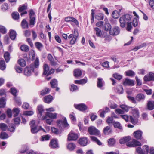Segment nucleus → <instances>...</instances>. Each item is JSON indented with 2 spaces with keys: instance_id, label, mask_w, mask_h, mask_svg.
<instances>
[{
  "instance_id": "f257e3e1",
  "label": "nucleus",
  "mask_w": 154,
  "mask_h": 154,
  "mask_svg": "<svg viewBox=\"0 0 154 154\" xmlns=\"http://www.w3.org/2000/svg\"><path fill=\"white\" fill-rule=\"evenodd\" d=\"M132 18V16L128 14H125L122 15L119 19L121 26L122 28L125 27L126 24L127 30L131 31L132 28L131 24Z\"/></svg>"
},
{
  "instance_id": "f03ea898",
  "label": "nucleus",
  "mask_w": 154,
  "mask_h": 154,
  "mask_svg": "<svg viewBox=\"0 0 154 154\" xmlns=\"http://www.w3.org/2000/svg\"><path fill=\"white\" fill-rule=\"evenodd\" d=\"M131 113L132 116L130 117V122L133 124H135L138 122L139 116V110L137 109H134L131 110Z\"/></svg>"
},
{
  "instance_id": "7ed1b4c3",
  "label": "nucleus",
  "mask_w": 154,
  "mask_h": 154,
  "mask_svg": "<svg viewBox=\"0 0 154 154\" xmlns=\"http://www.w3.org/2000/svg\"><path fill=\"white\" fill-rule=\"evenodd\" d=\"M29 25L34 26L36 20V15L35 12L32 9L29 10Z\"/></svg>"
},
{
  "instance_id": "20e7f679",
  "label": "nucleus",
  "mask_w": 154,
  "mask_h": 154,
  "mask_svg": "<svg viewBox=\"0 0 154 154\" xmlns=\"http://www.w3.org/2000/svg\"><path fill=\"white\" fill-rule=\"evenodd\" d=\"M34 66L33 65H31L30 67H26L25 68L24 71V75L27 76L31 75L32 72H34Z\"/></svg>"
},
{
  "instance_id": "39448f33",
  "label": "nucleus",
  "mask_w": 154,
  "mask_h": 154,
  "mask_svg": "<svg viewBox=\"0 0 154 154\" xmlns=\"http://www.w3.org/2000/svg\"><path fill=\"white\" fill-rule=\"evenodd\" d=\"M88 132L91 135H99L100 133L99 131L93 126H91L88 128Z\"/></svg>"
},
{
  "instance_id": "423d86ee",
  "label": "nucleus",
  "mask_w": 154,
  "mask_h": 154,
  "mask_svg": "<svg viewBox=\"0 0 154 154\" xmlns=\"http://www.w3.org/2000/svg\"><path fill=\"white\" fill-rule=\"evenodd\" d=\"M78 138V134L71 131L68 135V140L69 141L76 140Z\"/></svg>"
},
{
  "instance_id": "0eeeda50",
  "label": "nucleus",
  "mask_w": 154,
  "mask_h": 154,
  "mask_svg": "<svg viewBox=\"0 0 154 154\" xmlns=\"http://www.w3.org/2000/svg\"><path fill=\"white\" fill-rule=\"evenodd\" d=\"M143 79L146 82L154 81V73L152 72H149L148 74L144 76Z\"/></svg>"
},
{
  "instance_id": "6e6552de",
  "label": "nucleus",
  "mask_w": 154,
  "mask_h": 154,
  "mask_svg": "<svg viewBox=\"0 0 154 154\" xmlns=\"http://www.w3.org/2000/svg\"><path fill=\"white\" fill-rule=\"evenodd\" d=\"M78 36L79 33L77 29H74L73 37L70 41V44L71 45L74 44L75 43Z\"/></svg>"
},
{
  "instance_id": "1a4fd4ad",
  "label": "nucleus",
  "mask_w": 154,
  "mask_h": 154,
  "mask_svg": "<svg viewBox=\"0 0 154 154\" xmlns=\"http://www.w3.org/2000/svg\"><path fill=\"white\" fill-rule=\"evenodd\" d=\"M57 125L61 128L63 127H66L68 125L66 119L63 121L58 120L57 122Z\"/></svg>"
},
{
  "instance_id": "9d476101",
  "label": "nucleus",
  "mask_w": 154,
  "mask_h": 154,
  "mask_svg": "<svg viewBox=\"0 0 154 154\" xmlns=\"http://www.w3.org/2000/svg\"><path fill=\"white\" fill-rule=\"evenodd\" d=\"M47 58L51 66H55L57 65V62L55 60L53 56L51 54H48Z\"/></svg>"
},
{
  "instance_id": "9b49d317",
  "label": "nucleus",
  "mask_w": 154,
  "mask_h": 154,
  "mask_svg": "<svg viewBox=\"0 0 154 154\" xmlns=\"http://www.w3.org/2000/svg\"><path fill=\"white\" fill-rule=\"evenodd\" d=\"M120 29L118 26H115L112 28L109 31L110 35H116L119 34Z\"/></svg>"
},
{
  "instance_id": "f8f14e48",
  "label": "nucleus",
  "mask_w": 154,
  "mask_h": 154,
  "mask_svg": "<svg viewBox=\"0 0 154 154\" xmlns=\"http://www.w3.org/2000/svg\"><path fill=\"white\" fill-rule=\"evenodd\" d=\"M74 106L76 109L82 111H84L87 109V107L86 105L83 103L74 104Z\"/></svg>"
},
{
  "instance_id": "ddd939ff",
  "label": "nucleus",
  "mask_w": 154,
  "mask_h": 154,
  "mask_svg": "<svg viewBox=\"0 0 154 154\" xmlns=\"http://www.w3.org/2000/svg\"><path fill=\"white\" fill-rule=\"evenodd\" d=\"M57 114L56 113H52L47 112L45 116H43V119H46L48 118L51 119H55L56 118Z\"/></svg>"
},
{
  "instance_id": "4468645a",
  "label": "nucleus",
  "mask_w": 154,
  "mask_h": 154,
  "mask_svg": "<svg viewBox=\"0 0 154 154\" xmlns=\"http://www.w3.org/2000/svg\"><path fill=\"white\" fill-rule=\"evenodd\" d=\"M64 20L67 22H73L77 26L79 25V22L78 20L75 18L72 17H67L65 18Z\"/></svg>"
},
{
  "instance_id": "2eb2a0df",
  "label": "nucleus",
  "mask_w": 154,
  "mask_h": 154,
  "mask_svg": "<svg viewBox=\"0 0 154 154\" xmlns=\"http://www.w3.org/2000/svg\"><path fill=\"white\" fill-rule=\"evenodd\" d=\"M123 84L125 86H133L134 85V82L133 80L129 79L126 78Z\"/></svg>"
},
{
  "instance_id": "dca6fc26",
  "label": "nucleus",
  "mask_w": 154,
  "mask_h": 154,
  "mask_svg": "<svg viewBox=\"0 0 154 154\" xmlns=\"http://www.w3.org/2000/svg\"><path fill=\"white\" fill-rule=\"evenodd\" d=\"M142 134L141 131L138 130L134 133V135L136 139L139 140L142 138Z\"/></svg>"
},
{
  "instance_id": "f3484780",
  "label": "nucleus",
  "mask_w": 154,
  "mask_h": 154,
  "mask_svg": "<svg viewBox=\"0 0 154 154\" xmlns=\"http://www.w3.org/2000/svg\"><path fill=\"white\" fill-rule=\"evenodd\" d=\"M104 82L103 81V79L100 78H98L97 79V85L98 88L103 89L102 88L103 86L104 85Z\"/></svg>"
},
{
  "instance_id": "a211bd4d",
  "label": "nucleus",
  "mask_w": 154,
  "mask_h": 154,
  "mask_svg": "<svg viewBox=\"0 0 154 154\" xmlns=\"http://www.w3.org/2000/svg\"><path fill=\"white\" fill-rule=\"evenodd\" d=\"M88 142L87 139L86 137L80 138L79 140V143L83 146H86Z\"/></svg>"
},
{
  "instance_id": "6ab92c4d",
  "label": "nucleus",
  "mask_w": 154,
  "mask_h": 154,
  "mask_svg": "<svg viewBox=\"0 0 154 154\" xmlns=\"http://www.w3.org/2000/svg\"><path fill=\"white\" fill-rule=\"evenodd\" d=\"M50 147L53 148H55L58 147V143L55 140H52L50 142Z\"/></svg>"
},
{
  "instance_id": "aec40b11",
  "label": "nucleus",
  "mask_w": 154,
  "mask_h": 154,
  "mask_svg": "<svg viewBox=\"0 0 154 154\" xmlns=\"http://www.w3.org/2000/svg\"><path fill=\"white\" fill-rule=\"evenodd\" d=\"M131 139V137L130 136L125 137L119 140V143L121 144L124 143L129 141Z\"/></svg>"
},
{
  "instance_id": "412c9836",
  "label": "nucleus",
  "mask_w": 154,
  "mask_h": 154,
  "mask_svg": "<svg viewBox=\"0 0 154 154\" xmlns=\"http://www.w3.org/2000/svg\"><path fill=\"white\" fill-rule=\"evenodd\" d=\"M87 82V79L86 78H85L83 79L79 80H75V84H83L86 83Z\"/></svg>"
},
{
  "instance_id": "4be33fe9",
  "label": "nucleus",
  "mask_w": 154,
  "mask_h": 154,
  "mask_svg": "<svg viewBox=\"0 0 154 154\" xmlns=\"http://www.w3.org/2000/svg\"><path fill=\"white\" fill-rule=\"evenodd\" d=\"M44 101L47 103H50L53 100V98L52 96L48 95L44 97Z\"/></svg>"
},
{
  "instance_id": "5701e85b",
  "label": "nucleus",
  "mask_w": 154,
  "mask_h": 154,
  "mask_svg": "<svg viewBox=\"0 0 154 154\" xmlns=\"http://www.w3.org/2000/svg\"><path fill=\"white\" fill-rule=\"evenodd\" d=\"M94 31L96 32V35L98 37H100L102 35V33L101 30L98 28H95Z\"/></svg>"
},
{
  "instance_id": "b1692460",
  "label": "nucleus",
  "mask_w": 154,
  "mask_h": 154,
  "mask_svg": "<svg viewBox=\"0 0 154 154\" xmlns=\"http://www.w3.org/2000/svg\"><path fill=\"white\" fill-rule=\"evenodd\" d=\"M82 74V71L80 69H76L74 70V75L75 77H78L81 76Z\"/></svg>"
},
{
  "instance_id": "393cba45",
  "label": "nucleus",
  "mask_w": 154,
  "mask_h": 154,
  "mask_svg": "<svg viewBox=\"0 0 154 154\" xmlns=\"http://www.w3.org/2000/svg\"><path fill=\"white\" fill-rule=\"evenodd\" d=\"M16 35V33L14 30H12L10 31V37L12 40H14L15 39Z\"/></svg>"
},
{
  "instance_id": "a878e982",
  "label": "nucleus",
  "mask_w": 154,
  "mask_h": 154,
  "mask_svg": "<svg viewBox=\"0 0 154 154\" xmlns=\"http://www.w3.org/2000/svg\"><path fill=\"white\" fill-rule=\"evenodd\" d=\"M113 124L115 128H118L120 130L122 129V127L120 122H118L113 121Z\"/></svg>"
},
{
  "instance_id": "bb28decb",
  "label": "nucleus",
  "mask_w": 154,
  "mask_h": 154,
  "mask_svg": "<svg viewBox=\"0 0 154 154\" xmlns=\"http://www.w3.org/2000/svg\"><path fill=\"white\" fill-rule=\"evenodd\" d=\"M49 67L47 64H45L43 66L44 72L43 74L44 75H47L49 71Z\"/></svg>"
},
{
  "instance_id": "cd10ccee",
  "label": "nucleus",
  "mask_w": 154,
  "mask_h": 154,
  "mask_svg": "<svg viewBox=\"0 0 154 154\" xmlns=\"http://www.w3.org/2000/svg\"><path fill=\"white\" fill-rule=\"evenodd\" d=\"M148 109L150 110L154 109V101H149L147 104Z\"/></svg>"
},
{
  "instance_id": "c85d7f7f",
  "label": "nucleus",
  "mask_w": 154,
  "mask_h": 154,
  "mask_svg": "<svg viewBox=\"0 0 154 154\" xmlns=\"http://www.w3.org/2000/svg\"><path fill=\"white\" fill-rule=\"evenodd\" d=\"M116 91L119 94H122L123 92V90L122 86L121 85H118L116 88Z\"/></svg>"
},
{
  "instance_id": "c756f323",
  "label": "nucleus",
  "mask_w": 154,
  "mask_h": 154,
  "mask_svg": "<svg viewBox=\"0 0 154 154\" xmlns=\"http://www.w3.org/2000/svg\"><path fill=\"white\" fill-rule=\"evenodd\" d=\"M38 116L41 117L42 116V114L44 111L43 107L42 105H39L38 107Z\"/></svg>"
},
{
  "instance_id": "7c9ffc66",
  "label": "nucleus",
  "mask_w": 154,
  "mask_h": 154,
  "mask_svg": "<svg viewBox=\"0 0 154 154\" xmlns=\"http://www.w3.org/2000/svg\"><path fill=\"white\" fill-rule=\"evenodd\" d=\"M145 97L142 94H139L136 97V99L137 100L139 101L144 99Z\"/></svg>"
},
{
  "instance_id": "2f4dec72",
  "label": "nucleus",
  "mask_w": 154,
  "mask_h": 154,
  "mask_svg": "<svg viewBox=\"0 0 154 154\" xmlns=\"http://www.w3.org/2000/svg\"><path fill=\"white\" fill-rule=\"evenodd\" d=\"M95 18L98 20H102L104 18V15L102 13L97 14L95 15Z\"/></svg>"
},
{
  "instance_id": "473e14b6",
  "label": "nucleus",
  "mask_w": 154,
  "mask_h": 154,
  "mask_svg": "<svg viewBox=\"0 0 154 154\" xmlns=\"http://www.w3.org/2000/svg\"><path fill=\"white\" fill-rule=\"evenodd\" d=\"M50 84L52 88H54L57 86V82L55 79L52 80L50 82Z\"/></svg>"
},
{
  "instance_id": "72a5a7b5",
  "label": "nucleus",
  "mask_w": 154,
  "mask_h": 154,
  "mask_svg": "<svg viewBox=\"0 0 154 154\" xmlns=\"http://www.w3.org/2000/svg\"><path fill=\"white\" fill-rule=\"evenodd\" d=\"M6 104V99L4 97H2L0 99V108L5 107Z\"/></svg>"
},
{
  "instance_id": "f704fd0d",
  "label": "nucleus",
  "mask_w": 154,
  "mask_h": 154,
  "mask_svg": "<svg viewBox=\"0 0 154 154\" xmlns=\"http://www.w3.org/2000/svg\"><path fill=\"white\" fill-rule=\"evenodd\" d=\"M29 59L32 60H33L35 59V53L34 50H32L29 51Z\"/></svg>"
},
{
  "instance_id": "c9c22d12",
  "label": "nucleus",
  "mask_w": 154,
  "mask_h": 154,
  "mask_svg": "<svg viewBox=\"0 0 154 154\" xmlns=\"http://www.w3.org/2000/svg\"><path fill=\"white\" fill-rule=\"evenodd\" d=\"M18 64L22 67H24L26 65V62L23 59H20L18 61Z\"/></svg>"
},
{
  "instance_id": "e433bc0d",
  "label": "nucleus",
  "mask_w": 154,
  "mask_h": 154,
  "mask_svg": "<svg viewBox=\"0 0 154 154\" xmlns=\"http://www.w3.org/2000/svg\"><path fill=\"white\" fill-rule=\"evenodd\" d=\"M52 133H54L57 135L60 136L61 134V131H59L58 129L54 127H52L51 129Z\"/></svg>"
},
{
  "instance_id": "4c0bfd02",
  "label": "nucleus",
  "mask_w": 154,
  "mask_h": 154,
  "mask_svg": "<svg viewBox=\"0 0 154 154\" xmlns=\"http://www.w3.org/2000/svg\"><path fill=\"white\" fill-rule=\"evenodd\" d=\"M21 26L23 28H28V25L27 21L26 20L24 19L21 22Z\"/></svg>"
},
{
  "instance_id": "58836bf2",
  "label": "nucleus",
  "mask_w": 154,
  "mask_h": 154,
  "mask_svg": "<svg viewBox=\"0 0 154 154\" xmlns=\"http://www.w3.org/2000/svg\"><path fill=\"white\" fill-rule=\"evenodd\" d=\"M119 16V13L118 11L115 10L113 11L112 14V17L115 19L118 18Z\"/></svg>"
},
{
  "instance_id": "ea45409f",
  "label": "nucleus",
  "mask_w": 154,
  "mask_h": 154,
  "mask_svg": "<svg viewBox=\"0 0 154 154\" xmlns=\"http://www.w3.org/2000/svg\"><path fill=\"white\" fill-rule=\"evenodd\" d=\"M111 129L109 126L106 127L103 129V132L105 134H108L111 131Z\"/></svg>"
},
{
  "instance_id": "a19ab883",
  "label": "nucleus",
  "mask_w": 154,
  "mask_h": 154,
  "mask_svg": "<svg viewBox=\"0 0 154 154\" xmlns=\"http://www.w3.org/2000/svg\"><path fill=\"white\" fill-rule=\"evenodd\" d=\"M75 147V145L72 143H69L67 146V148L70 151H72L74 150Z\"/></svg>"
},
{
  "instance_id": "79ce46f5",
  "label": "nucleus",
  "mask_w": 154,
  "mask_h": 154,
  "mask_svg": "<svg viewBox=\"0 0 154 154\" xmlns=\"http://www.w3.org/2000/svg\"><path fill=\"white\" fill-rule=\"evenodd\" d=\"M90 137L93 141L96 142L99 145H102V143L96 137L91 136Z\"/></svg>"
},
{
  "instance_id": "37998d69",
  "label": "nucleus",
  "mask_w": 154,
  "mask_h": 154,
  "mask_svg": "<svg viewBox=\"0 0 154 154\" xmlns=\"http://www.w3.org/2000/svg\"><path fill=\"white\" fill-rule=\"evenodd\" d=\"M13 114L14 117L17 116L20 112V109L17 108H14L13 109Z\"/></svg>"
},
{
  "instance_id": "c03bdc74",
  "label": "nucleus",
  "mask_w": 154,
  "mask_h": 154,
  "mask_svg": "<svg viewBox=\"0 0 154 154\" xmlns=\"http://www.w3.org/2000/svg\"><path fill=\"white\" fill-rule=\"evenodd\" d=\"M127 76L132 77L135 75V73L131 70H128L125 72Z\"/></svg>"
},
{
  "instance_id": "a18cd8bd",
  "label": "nucleus",
  "mask_w": 154,
  "mask_h": 154,
  "mask_svg": "<svg viewBox=\"0 0 154 154\" xmlns=\"http://www.w3.org/2000/svg\"><path fill=\"white\" fill-rule=\"evenodd\" d=\"M4 57L6 62H8L10 59V55L8 52H5L4 55Z\"/></svg>"
},
{
  "instance_id": "49530a36",
  "label": "nucleus",
  "mask_w": 154,
  "mask_h": 154,
  "mask_svg": "<svg viewBox=\"0 0 154 154\" xmlns=\"http://www.w3.org/2000/svg\"><path fill=\"white\" fill-rule=\"evenodd\" d=\"M8 137V136L6 133L2 132L0 134V138L2 139H4L7 138Z\"/></svg>"
},
{
  "instance_id": "de8ad7c7",
  "label": "nucleus",
  "mask_w": 154,
  "mask_h": 154,
  "mask_svg": "<svg viewBox=\"0 0 154 154\" xmlns=\"http://www.w3.org/2000/svg\"><path fill=\"white\" fill-rule=\"evenodd\" d=\"M6 68L5 61L4 60L0 61V69L2 70H4Z\"/></svg>"
},
{
  "instance_id": "09e8293b",
  "label": "nucleus",
  "mask_w": 154,
  "mask_h": 154,
  "mask_svg": "<svg viewBox=\"0 0 154 154\" xmlns=\"http://www.w3.org/2000/svg\"><path fill=\"white\" fill-rule=\"evenodd\" d=\"M20 49L22 51H23L27 52L29 50V47L24 45H23L21 46Z\"/></svg>"
},
{
  "instance_id": "8fccbe9b",
  "label": "nucleus",
  "mask_w": 154,
  "mask_h": 154,
  "mask_svg": "<svg viewBox=\"0 0 154 154\" xmlns=\"http://www.w3.org/2000/svg\"><path fill=\"white\" fill-rule=\"evenodd\" d=\"M35 45L36 48L39 50H41L42 48L43 47L42 44L40 42H35Z\"/></svg>"
},
{
  "instance_id": "3c124183",
  "label": "nucleus",
  "mask_w": 154,
  "mask_h": 154,
  "mask_svg": "<svg viewBox=\"0 0 154 154\" xmlns=\"http://www.w3.org/2000/svg\"><path fill=\"white\" fill-rule=\"evenodd\" d=\"M12 16L14 20H17L19 18V14L17 12H13L12 14Z\"/></svg>"
},
{
  "instance_id": "603ef678",
  "label": "nucleus",
  "mask_w": 154,
  "mask_h": 154,
  "mask_svg": "<svg viewBox=\"0 0 154 154\" xmlns=\"http://www.w3.org/2000/svg\"><path fill=\"white\" fill-rule=\"evenodd\" d=\"M113 76L116 79L120 80L122 78V76L117 73H115L113 74Z\"/></svg>"
},
{
  "instance_id": "864d4df0",
  "label": "nucleus",
  "mask_w": 154,
  "mask_h": 154,
  "mask_svg": "<svg viewBox=\"0 0 154 154\" xmlns=\"http://www.w3.org/2000/svg\"><path fill=\"white\" fill-rule=\"evenodd\" d=\"M50 91L49 88H46L41 91V94L42 96L44 95L49 93Z\"/></svg>"
},
{
  "instance_id": "5fc2aeb1",
  "label": "nucleus",
  "mask_w": 154,
  "mask_h": 154,
  "mask_svg": "<svg viewBox=\"0 0 154 154\" xmlns=\"http://www.w3.org/2000/svg\"><path fill=\"white\" fill-rule=\"evenodd\" d=\"M27 5L24 4L22 6H20L18 8V11L19 12H21L27 8Z\"/></svg>"
},
{
  "instance_id": "6e6d98bb",
  "label": "nucleus",
  "mask_w": 154,
  "mask_h": 154,
  "mask_svg": "<svg viewBox=\"0 0 154 154\" xmlns=\"http://www.w3.org/2000/svg\"><path fill=\"white\" fill-rule=\"evenodd\" d=\"M111 28V25L108 23H105V30L106 31H110Z\"/></svg>"
},
{
  "instance_id": "4d7b16f0",
  "label": "nucleus",
  "mask_w": 154,
  "mask_h": 154,
  "mask_svg": "<svg viewBox=\"0 0 154 154\" xmlns=\"http://www.w3.org/2000/svg\"><path fill=\"white\" fill-rule=\"evenodd\" d=\"M39 131V129H38L36 126H34L31 128V131L33 134L36 133Z\"/></svg>"
},
{
  "instance_id": "13d9d810",
  "label": "nucleus",
  "mask_w": 154,
  "mask_h": 154,
  "mask_svg": "<svg viewBox=\"0 0 154 154\" xmlns=\"http://www.w3.org/2000/svg\"><path fill=\"white\" fill-rule=\"evenodd\" d=\"M108 143L109 146H112L115 144V141L114 138H110L109 139Z\"/></svg>"
},
{
  "instance_id": "bf43d9fd",
  "label": "nucleus",
  "mask_w": 154,
  "mask_h": 154,
  "mask_svg": "<svg viewBox=\"0 0 154 154\" xmlns=\"http://www.w3.org/2000/svg\"><path fill=\"white\" fill-rule=\"evenodd\" d=\"M32 65H33V64H32ZM33 65H34V68H35L36 69L38 68L39 65V61L38 58H36L35 61Z\"/></svg>"
},
{
  "instance_id": "052dcab7",
  "label": "nucleus",
  "mask_w": 154,
  "mask_h": 154,
  "mask_svg": "<svg viewBox=\"0 0 154 154\" xmlns=\"http://www.w3.org/2000/svg\"><path fill=\"white\" fill-rule=\"evenodd\" d=\"M0 128L2 131H6L7 129V125L3 123H0Z\"/></svg>"
},
{
  "instance_id": "680f3d73",
  "label": "nucleus",
  "mask_w": 154,
  "mask_h": 154,
  "mask_svg": "<svg viewBox=\"0 0 154 154\" xmlns=\"http://www.w3.org/2000/svg\"><path fill=\"white\" fill-rule=\"evenodd\" d=\"M0 31L3 34L6 33L7 32V30L6 28L4 26L1 25H0Z\"/></svg>"
},
{
  "instance_id": "e2e57ef3",
  "label": "nucleus",
  "mask_w": 154,
  "mask_h": 154,
  "mask_svg": "<svg viewBox=\"0 0 154 154\" xmlns=\"http://www.w3.org/2000/svg\"><path fill=\"white\" fill-rule=\"evenodd\" d=\"M34 114V112L32 111H25L23 112V114L25 115L30 116Z\"/></svg>"
},
{
  "instance_id": "0e129e2a",
  "label": "nucleus",
  "mask_w": 154,
  "mask_h": 154,
  "mask_svg": "<svg viewBox=\"0 0 154 154\" xmlns=\"http://www.w3.org/2000/svg\"><path fill=\"white\" fill-rule=\"evenodd\" d=\"M8 4L4 3L2 5V9L3 11H5L8 9Z\"/></svg>"
},
{
  "instance_id": "69168bd1",
  "label": "nucleus",
  "mask_w": 154,
  "mask_h": 154,
  "mask_svg": "<svg viewBox=\"0 0 154 154\" xmlns=\"http://www.w3.org/2000/svg\"><path fill=\"white\" fill-rule=\"evenodd\" d=\"M11 93L14 96H16V93L17 92V90L14 88H11Z\"/></svg>"
},
{
  "instance_id": "338daca9",
  "label": "nucleus",
  "mask_w": 154,
  "mask_h": 154,
  "mask_svg": "<svg viewBox=\"0 0 154 154\" xmlns=\"http://www.w3.org/2000/svg\"><path fill=\"white\" fill-rule=\"evenodd\" d=\"M141 146V143L135 139H134V147Z\"/></svg>"
},
{
  "instance_id": "774afa93",
  "label": "nucleus",
  "mask_w": 154,
  "mask_h": 154,
  "mask_svg": "<svg viewBox=\"0 0 154 154\" xmlns=\"http://www.w3.org/2000/svg\"><path fill=\"white\" fill-rule=\"evenodd\" d=\"M149 4L151 8L153 10H154V0H150L149 1Z\"/></svg>"
}]
</instances>
